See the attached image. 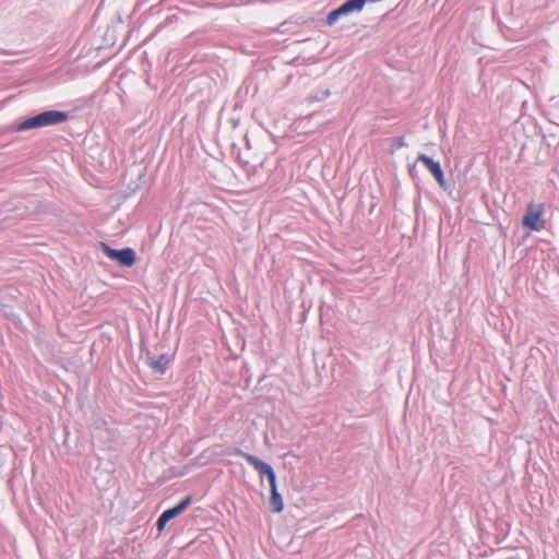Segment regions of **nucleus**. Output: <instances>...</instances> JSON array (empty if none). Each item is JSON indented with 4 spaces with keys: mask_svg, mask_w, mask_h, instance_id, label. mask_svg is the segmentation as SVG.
Masks as SVG:
<instances>
[{
    "mask_svg": "<svg viewBox=\"0 0 559 559\" xmlns=\"http://www.w3.org/2000/svg\"><path fill=\"white\" fill-rule=\"evenodd\" d=\"M68 119L69 115L66 111L47 110L25 119L24 121L17 124L16 130L23 132L31 129L57 126L62 122H66Z\"/></svg>",
    "mask_w": 559,
    "mask_h": 559,
    "instance_id": "f257e3e1",
    "label": "nucleus"
},
{
    "mask_svg": "<svg viewBox=\"0 0 559 559\" xmlns=\"http://www.w3.org/2000/svg\"><path fill=\"white\" fill-rule=\"evenodd\" d=\"M100 248L110 260L118 262L120 266L130 267L135 263L136 257L132 248L117 250L105 242H100Z\"/></svg>",
    "mask_w": 559,
    "mask_h": 559,
    "instance_id": "f03ea898",
    "label": "nucleus"
},
{
    "mask_svg": "<svg viewBox=\"0 0 559 559\" xmlns=\"http://www.w3.org/2000/svg\"><path fill=\"white\" fill-rule=\"evenodd\" d=\"M236 453L243 457L261 476H266L270 485L276 483V474L270 464L263 462L258 456L245 453L239 449L236 450Z\"/></svg>",
    "mask_w": 559,
    "mask_h": 559,
    "instance_id": "7ed1b4c3",
    "label": "nucleus"
},
{
    "mask_svg": "<svg viewBox=\"0 0 559 559\" xmlns=\"http://www.w3.org/2000/svg\"><path fill=\"white\" fill-rule=\"evenodd\" d=\"M364 7L365 3L362 0H347L328 14L326 23L334 25L341 16L348 15L353 12H360Z\"/></svg>",
    "mask_w": 559,
    "mask_h": 559,
    "instance_id": "20e7f679",
    "label": "nucleus"
},
{
    "mask_svg": "<svg viewBox=\"0 0 559 559\" xmlns=\"http://www.w3.org/2000/svg\"><path fill=\"white\" fill-rule=\"evenodd\" d=\"M191 502H192V497L187 496L177 506L165 510L157 519V522H156L157 531L162 532L165 528L166 524L170 520L175 519L176 516L181 514L183 511H186L187 508L191 504Z\"/></svg>",
    "mask_w": 559,
    "mask_h": 559,
    "instance_id": "39448f33",
    "label": "nucleus"
},
{
    "mask_svg": "<svg viewBox=\"0 0 559 559\" xmlns=\"http://www.w3.org/2000/svg\"><path fill=\"white\" fill-rule=\"evenodd\" d=\"M543 215L542 205H528L523 217V225L532 230L539 231L544 229L545 222L540 218Z\"/></svg>",
    "mask_w": 559,
    "mask_h": 559,
    "instance_id": "423d86ee",
    "label": "nucleus"
},
{
    "mask_svg": "<svg viewBox=\"0 0 559 559\" xmlns=\"http://www.w3.org/2000/svg\"><path fill=\"white\" fill-rule=\"evenodd\" d=\"M417 162H420L430 171V174L442 189H447L444 174L439 162L423 153L418 155Z\"/></svg>",
    "mask_w": 559,
    "mask_h": 559,
    "instance_id": "0eeeda50",
    "label": "nucleus"
},
{
    "mask_svg": "<svg viewBox=\"0 0 559 559\" xmlns=\"http://www.w3.org/2000/svg\"><path fill=\"white\" fill-rule=\"evenodd\" d=\"M145 364L155 372L164 374L170 365L173 357L168 354H160L158 357L152 356L150 353L145 354Z\"/></svg>",
    "mask_w": 559,
    "mask_h": 559,
    "instance_id": "6e6552de",
    "label": "nucleus"
},
{
    "mask_svg": "<svg viewBox=\"0 0 559 559\" xmlns=\"http://www.w3.org/2000/svg\"><path fill=\"white\" fill-rule=\"evenodd\" d=\"M270 489H271L270 510L273 513H280L284 509V502H283L282 495L277 490V484L276 483L271 484Z\"/></svg>",
    "mask_w": 559,
    "mask_h": 559,
    "instance_id": "1a4fd4ad",
    "label": "nucleus"
},
{
    "mask_svg": "<svg viewBox=\"0 0 559 559\" xmlns=\"http://www.w3.org/2000/svg\"><path fill=\"white\" fill-rule=\"evenodd\" d=\"M404 146H407V144L403 136L394 138L391 144V151L394 152Z\"/></svg>",
    "mask_w": 559,
    "mask_h": 559,
    "instance_id": "9d476101",
    "label": "nucleus"
},
{
    "mask_svg": "<svg viewBox=\"0 0 559 559\" xmlns=\"http://www.w3.org/2000/svg\"><path fill=\"white\" fill-rule=\"evenodd\" d=\"M329 96H330V91L325 90V91L321 92L320 94L318 93L316 95H311L309 97V100L310 102H321V100L328 98Z\"/></svg>",
    "mask_w": 559,
    "mask_h": 559,
    "instance_id": "9b49d317",
    "label": "nucleus"
}]
</instances>
